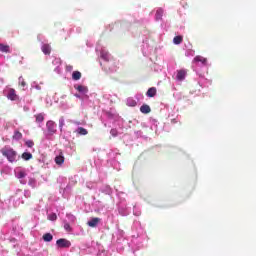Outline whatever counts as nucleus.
<instances>
[{
    "mask_svg": "<svg viewBox=\"0 0 256 256\" xmlns=\"http://www.w3.org/2000/svg\"><path fill=\"white\" fill-rule=\"evenodd\" d=\"M187 72L186 70H178L177 72V80L178 81H184L186 78Z\"/></svg>",
    "mask_w": 256,
    "mask_h": 256,
    "instance_id": "obj_7",
    "label": "nucleus"
},
{
    "mask_svg": "<svg viewBox=\"0 0 256 256\" xmlns=\"http://www.w3.org/2000/svg\"><path fill=\"white\" fill-rule=\"evenodd\" d=\"M46 127L48 132H50L51 134H54L56 132L55 122L53 120L48 121Z\"/></svg>",
    "mask_w": 256,
    "mask_h": 256,
    "instance_id": "obj_4",
    "label": "nucleus"
},
{
    "mask_svg": "<svg viewBox=\"0 0 256 256\" xmlns=\"http://www.w3.org/2000/svg\"><path fill=\"white\" fill-rule=\"evenodd\" d=\"M18 179H22L26 177V173L24 171H19L17 174Z\"/></svg>",
    "mask_w": 256,
    "mask_h": 256,
    "instance_id": "obj_26",
    "label": "nucleus"
},
{
    "mask_svg": "<svg viewBox=\"0 0 256 256\" xmlns=\"http://www.w3.org/2000/svg\"><path fill=\"white\" fill-rule=\"evenodd\" d=\"M100 221V218H93L91 219V221L87 222V226H89L90 228H96Z\"/></svg>",
    "mask_w": 256,
    "mask_h": 256,
    "instance_id": "obj_5",
    "label": "nucleus"
},
{
    "mask_svg": "<svg viewBox=\"0 0 256 256\" xmlns=\"http://www.w3.org/2000/svg\"><path fill=\"white\" fill-rule=\"evenodd\" d=\"M183 42V37L181 35L175 36L173 39V43L175 45H180Z\"/></svg>",
    "mask_w": 256,
    "mask_h": 256,
    "instance_id": "obj_16",
    "label": "nucleus"
},
{
    "mask_svg": "<svg viewBox=\"0 0 256 256\" xmlns=\"http://www.w3.org/2000/svg\"><path fill=\"white\" fill-rule=\"evenodd\" d=\"M110 134H111L112 137H117L118 136L117 129H111Z\"/></svg>",
    "mask_w": 256,
    "mask_h": 256,
    "instance_id": "obj_28",
    "label": "nucleus"
},
{
    "mask_svg": "<svg viewBox=\"0 0 256 256\" xmlns=\"http://www.w3.org/2000/svg\"><path fill=\"white\" fill-rule=\"evenodd\" d=\"M42 238L45 242L53 241V235L51 233H45Z\"/></svg>",
    "mask_w": 256,
    "mask_h": 256,
    "instance_id": "obj_14",
    "label": "nucleus"
},
{
    "mask_svg": "<svg viewBox=\"0 0 256 256\" xmlns=\"http://www.w3.org/2000/svg\"><path fill=\"white\" fill-rule=\"evenodd\" d=\"M18 81H19V86H21L22 88L26 87V82L24 78L19 77Z\"/></svg>",
    "mask_w": 256,
    "mask_h": 256,
    "instance_id": "obj_23",
    "label": "nucleus"
},
{
    "mask_svg": "<svg viewBox=\"0 0 256 256\" xmlns=\"http://www.w3.org/2000/svg\"><path fill=\"white\" fill-rule=\"evenodd\" d=\"M58 124H59L60 130L63 131V127L65 126V119L63 116H61V118L58 120Z\"/></svg>",
    "mask_w": 256,
    "mask_h": 256,
    "instance_id": "obj_22",
    "label": "nucleus"
},
{
    "mask_svg": "<svg viewBox=\"0 0 256 256\" xmlns=\"http://www.w3.org/2000/svg\"><path fill=\"white\" fill-rule=\"evenodd\" d=\"M163 15H164L163 9L158 8V10H156V14H155L156 21H161L163 19Z\"/></svg>",
    "mask_w": 256,
    "mask_h": 256,
    "instance_id": "obj_8",
    "label": "nucleus"
},
{
    "mask_svg": "<svg viewBox=\"0 0 256 256\" xmlns=\"http://www.w3.org/2000/svg\"><path fill=\"white\" fill-rule=\"evenodd\" d=\"M75 89L78 91V92H81V93H86L88 92V88L86 86H75Z\"/></svg>",
    "mask_w": 256,
    "mask_h": 256,
    "instance_id": "obj_18",
    "label": "nucleus"
},
{
    "mask_svg": "<svg viewBox=\"0 0 256 256\" xmlns=\"http://www.w3.org/2000/svg\"><path fill=\"white\" fill-rule=\"evenodd\" d=\"M0 53H11L10 46L0 43Z\"/></svg>",
    "mask_w": 256,
    "mask_h": 256,
    "instance_id": "obj_10",
    "label": "nucleus"
},
{
    "mask_svg": "<svg viewBox=\"0 0 256 256\" xmlns=\"http://www.w3.org/2000/svg\"><path fill=\"white\" fill-rule=\"evenodd\" d=\"M140 112L143 114L151 113V107L149 105H141Z\"/></svg>",
    "mask_w": 256,
    "mask_h": 256,
    "instance_id": "obj_11",
    "label": "nucleus"
},
{
    "mask_svg": "<svg viewBox=\"0 0 256 256\" xmlns=\"http://www.w3.org/2000/svg\"><path fill=\"white\" fill-rule=\"evenodd\" d=\"M22 133L19 130L14 131L12 139L14 141H20L22 139Z\"/></svg>",
    "mask_w": 256,
    "mask_h": 256,
    "instance_id": "obj_12",
    "label": "nucleus"
},
{
    "mask_svg": "<svg viewBox=\"0 0 256 256\" xmlns=\"http://www.w3.org/2000/svg\"><path fill=\"white\" fill-rule=\"evenodd\" d=\"M64 161H65V158H64L63 155H60V156H56V157H55V163H56V165H58V166L63 165V164H64Z\"/></svg>",
    "mask_w": 256,
    "mask_h": 256,
    "instance_id": "obj_13",
    "label": "nucleus"
},
{
    "mask_svg": "<svg viewBox=\"0 0 256 256\" xmlns=\"http://www.w3.org/2000/svg\"><path fill=\"white\" fill-rule=\"evenodd\" d=\"M41 50H42V53L45 54V55H50L51 54V46L50 44H43L41 46Z\"/></svg>",
    "mask_w": 256,
    "mask_h": 256,
    "instance_id": "obj_6",
    "label": "nucleus"
},
{
    "mask_svg": "<svg viewBox=\"0 0 256 256\" xmlns=\"http://www.w3.org/2000/svg\"><path fill=\"white\" fill-rule=\"evenodd\" d=\"M77 133H78V135H88V130H86L85 128H82V127H80V128H77Z\"/></svg>",
    "mask_w": 256,
    "mask_h": 256,
    "instance_id": "obj_19",
    "label": "nucleus"
},
{
    "mask_svg": "<svg viewBox=\"0 0 256 256\" xmlns=\"http://www.w3.org/2000/svg\"><path fill=\"white\" fill-rule=\"evenodd\" d=\"M194 62H200L203 65L207 64V59L202 57V56H196V58H194Z\"/></svg>",
    "mask_w": 256,
    "mask_h": 256,
    "instance_id": "obj_15",
    "label": "nucleus"
},
{
    "mask_svg": "<svg viewBox=\"0 0 256 256\" xmlns=\"http://www.w3.org/2000/svg\"><path fill=\"white\" fill-rule=\"evenodd\" d=\"M22 158H23L25 161H29V160L32 158V154H31L30 152H23Z\"/></svg>",
    "mask_w": 256,
    "mask_h": 256,
    "instance_id": "obj_20",
    "label": "nucleus"
},
{
    "mask_svg": "<svg viewBox=\"0 0 256 256\" xmlns=\"http://www.w3.org/2000/svg\"><path fill=\"white\" fill-rule=\"evenodd\" d=\"M48 220L49 221H56L57 220V215L55 213L48 215Z\"/></svg>",
    "mask_w": 256,
    "mask_h": 256,
    "instance_id": "obj_25",
    "label": "nucleus"
},
{
    "mask_svg": "<svg viewBox=\"0 0 256 256\" xmlns=\"http://www.w3.org/2000/svg\"><path fill=\"white\" fill-rule=\"evenodd\" d=\"M7 98H8V100H11V101H19L20 100L19 95L16 94V90L13 88L8 90Z\"/></svg>",
    "mask_w": 256,
    "mask_h": 256,
    "instance_id": "obj_2",
    "label": "nucleus"
},
{
    "mask_svg": "<svg viewBox=\"0 0 256 256\" xmlns=\"http://www.w3.org/2000/svg\"><path fill=\"white\" fill-rule=\"evenodd\" d=\"M0 154H2L3 157H6L8 162L12 164L17 162V158L19 157V154L9 146H5L2 149H0Z\"/></svg>",
    "mask_w": 256,
    "mask_h": 256,
    "instance_id": "obj_1",
    "label": "nucleus"
},
{
    "mask_svg": "<svg viewBox=\"0 0 256 256\" xmlns=\"http://www.w3.org/2000/svg\"><path fill=\"white\" fill-rule=\"evenodd\" d=\"M56 245L57 247H60V248H69L71 246V242L64 238H61L56 241Z\"/></svg>",
    "mask_w": 256,
    "mask_h": 256,
    "instance_id": "obj_3",
    "label": "nucleus"
},
{
    "mask_svg": "<svg viewBox=\"0 0 256 256\" xmlns=\"http://www.w3.org/2000/svg\"><path fill=\"white\" fill-rule=\"evenodd\" d=\"M36 122L37 123H42V122H44V114H42V113H40V114H37L36 116Z\"/></svg>",
    "mask_w": 256,
    "mask_h": 256,
    "instance_id": "obj_21",
    "label": "nucleus"
},
{
    "mask_svg": "<svg viewBox=\"0 0 256 256\" xmlns=\"http://www.w3.org/2000/svg\"><path fill=\"white\" fill-rule=\"evenodd\" d=\"M157 95V89L155 87H151L146 91V96L153 98L154 96Z\"/></svg>",
    "mask_w": 256,
    "mask_h": 256,
    "instance_id": "obj_9",
    "label": "nucleus"
},
{
    "mask_svg": "<svg viewBox=\"0 0 256 256\" xmlns=\"http://www.w3.org/2000/svg\"><path fill=\"white\" fill-rule=\"evenodd\" d=\"M63 228H65L66 231L71 232V226L68 222H65V224L63 225Z\"/></svg>",
    "mask_w": 256,
    "mask_h": 256,
    "instance_id": "obj_27",
    "label": "nucleus"
},
{
    "mask_svg": "<svg viewBox=\"0 0 256 256\" xmlns=\"http://www.w3.org/2000/svg\"><path fill=\"white\" fill-rule=\"evenodd\" d=\"M34 146H35L34 141H32V140H27V141H26V147L32 148V147H34Z\"/></svg>",
    "mask_w": 256,
    "mask_h": 256,
    "instance_id": "obj_24",
    "label": "nucleus"
},
{
    "mask_svg": "<svg viewBox=\"0 0 256 256\" xmlns=\"http://www.w3.org/2000/svg\"><path fill=\"white\" fill-rule=\"evenodd\" d=\"M72 79H74V81H79L81 79V73L79 71H74V73H72Z\"/></svg>",
    "mask_w": 256,
    "mask_h": 256,
    "instance_id": "obj_17",
    "label": "nucleus"
}]
</instances>
